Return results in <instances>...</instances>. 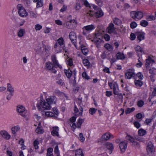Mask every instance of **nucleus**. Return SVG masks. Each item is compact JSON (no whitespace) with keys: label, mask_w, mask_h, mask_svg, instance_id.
<instances>
[{"label":"nucleus","mask_w":156,"mask_h":156,"mask_svg":"<svg viewBox=\"0 0 156 156\" xmlns=\"http://www.w3.org/2000/svg\"><path fill=\"white\" fill-rule=\"evenodd\" d=\"M70 23L73 26H75L77 25V23L76 21L75 20H72L69 21Z\"/></svg>","instance_id":"774afa93"},{"label":"nucleus","mask_w":156,"mask_h":156,"mask_svg":"<svg viewBox=\"0 0 156 156\" xmlns=\"http://www.w3.org/2000/svg\"><path fill=\"white\" fill-rule=\"evenodd\" d=\"M65 73L68 78H69L71 76L72 72L71 70L69 69L66 70L65 71Z\"/></svg>","instance_id":"a19ab883"},{"label":"nucleus","mask_w":156,"mask_h":156,"mask_svg":"<svg viewBox=\"0 0 156 156\" xmlns=\"http://www.w3.org/2000/svg\"><path fill=\"white\" fill-rule=\"evenodd\" d=\"M53 111L54 112L53 113L55 114V117L56 115H58L59 114V111L58 109L55 108H53Z\"/></svg>","instance_id":"13d9d810"},{"label":"nucleus","mask_w":156,"mask_h":156,"mask_svg":"<svg viewBox=\"0 0 156 156\" xmlns=\"http://www.w3.org/2000/svg\"><path fill=\"white\" fill-rule=\"evenodd\" d=\"M17 111L23 116H25L26 113L24 107L22 105H19L17 108Z\"/></svg>","instance_id":"9b49d317"},{"label":"nucleus","mask_w":156,"mask_h":156,"mask_svg":"<svg viewBox=\"0 0 156 156\" xmlns=\"http://www.w3.org/2000/svg\"><path fill=\"white\" fill-rule=\"evenodd\" d=\"M138 78L140 80H142L144 78V76L140 72H139L137 74H135V76L134 79H136Z\"/></svg>","instance_id":"473e14b6"},{"label":"nucleus","mask_w":156,"mask_h":156,"mask_svg":"<svg viewBox=\"0 0 156 156\" xmlns=\"http://www.w3.org/2000/svg\"><path fill=\"white\" fill-rule=\"evenodd\" d=\"M84 121V119L80 118L78 119L76 124L75 123H70V126L74 129H75L76 128H80L81 125Z\"/></svg>","instance_id":"423d86ee"},{"label":"nucleus","mask_w":156,"mask_h":156,"mask_svg":"<svg viewBox=\"0 0 156 156\" xmlns=\"http://www.w3.org/2000/svg\"><path fill=\"white\" fill-rule=\"evenodd\" d=\"M155 62L154 60L151 59V58H149L146 59L145 65L147 69L149 68L150 65L151 64H153Z\"/></svg>","instance_id":"aec40b11"},{"label":"nucleus","mask_w":156,"mask_h":156,"mask_svg":"<svg viewBox=\"0 0 156 156\" xmlns=\"http://www.w3.org/2000/svg\"><path fill=\"white\" fill-rule=\"evenodd\" d=\"M19 144L21 145V148L23 149H26V147L24 145V141L23 139H22L19 140Z\"/></svg>","instance_id":"49530a36"},{"label":"nucleus","mask_w":156,"mask_h":156,"mask_svg":"<svg viewBox=\"0 0 156 156\" xmlns=\"http://www.w3.org/2000/svg\"><path fill=\"white\" fill-rule=\"evenodd\" d=\"M42 26L39 24H37L35 25L34 28L36 31L40 30L42 28Z\"/></svg>","instance_id":"3c124183"},{"label":"nucleus","mask_w":156,"mask_h":156,"mask_svg":"<svg viewBox=\"0 0 156 156\" xmlns=\"http://www.w3.org/2000/svg\"><path fill=\"white\" fill-rule=\"evenodd\" d=\"M96 3L99 6H101L103 5V2L101 0H94Z\"/></svg>","instance_id":"69168bd1"},{"label":"nucleus","mask_w":156,"mask_h":156,"mask_svg":"<svg viewBox=\"0 0 156 156\" xmlns=\"http://www.w3.org/2000/svg\"><path fill=\"white\" fill-rule=\"evenodd\" d=\"M125 78L128 79H130L132 78L134 79L135 76V73L134 72V70L133 69H129L125 73Z\"/></svg>","instance_id":"6e6552de"},{"label":"nucleus","mask_w":156,"mask_h":156,"mask_svg":"<svg viewBox=\"0 0 156 156\" xmlns=\"http://www.w3.org/2000/svg\"><path fill=\"white\" fill-rule=\"evenodd\" d=\"M116 58L119 59L123 60L125 58V56L124 54L121 52H118L116 55Z\"/></svg>","instance_id":"c756f323"},{"label":"nucleus","mask_w":156,"mask_h":156,"mask_svg":"<svg viewBox=\"0 0 156 156\" xmlns=\"http://www.w3.org/2000/svg\"><path fill=\"white\" fill-rule=\"evenodd\" d=\"M0 133L2 136L6 140H8L11 138V136L6 131H2L0 132Z\"/></svg>","instance_id":"dca6fc26"},{"label":"nucleus","mask_w":156,"mask_h":156,"mask_svg":"<svg viewBox=\"0 0 156 156\" xmlns=\"http://www.w3.org/2000/svg\"><path fill=\"white\" fill-rule=\"evenodd\" d=\"M126 138L132 143L134 142V138L129 135H127L126 137Z\"/></svg>","instance_id":"a18cd8bd"},{"label":"nucleus","mask_w":156,"mask_h":156,"mask_svg":"<svg viewBox=\"0 0 156 156\" xmlns=\"http://www.w3.org/2000/svg\"><path fill=\"white\" fill-rule=\"evenodd\" d=\"M113 22L115 24L118 25H119L121 24V21L117 18H115L113 20Z\"/></svg>","instance_id":"58836bf2"},{"label":"nucleus","mask_w":156,"mask_h":156,"mask_svg":"<svg viewBox=\"0 0 156 156\" xmlns=\"http://www.w3.org/2000/svg\"><path fill=\"white\" fill-rule=\"evenodd\" d=\"M135 109L134 107H133L131 108H127L126 110L125 113L126 114H129L131 112H133Z\"/></svg>","instance_id":"c03bdc74"},{"label":"nucleus","mask_w":156,"mask_h":156,"mask_svg":"<svg viewBox=\"0 0 156 156\" xmlns=\"http://www.w3.org/2000/svg\"><path fill=\"white\" fill-rule=\"evenodd\" d=\"M53 130L51 132L52 135L54 136H59L58 128L57 126H55L53 127Z\"/></svg>","instance_id":"4be33fe9"},{"label":"nucleus","mask_w":156,"mask_h":156,"mask_svg":"<svg viewBox=\"0 0 156 156\" xmlns=\"http://www.w3.org/2000/svg\"><path fill=\"white\" fill-rule=\"evenodd\" d=\"M146 19L148 21H150L155 20V18L154 16L150 15L147 16Z\"/></svg>","instance_id":"de8ad7c7"},{"label":"nucleus","mask_w":156,"mask_h":156,"mask_svg":"<svg viewBox=\"0 0 156 156\" xmlns=\"http://www.w3.org/2000/svg\"><path fill=\"white\" fill-rule=\"evenodd\" d=\"M54 48L57 53H59L61 52L62 49H64V47L59 45L57 43H55Z\"/></svg>","instance_id":"a211bd4d"},{"label":"nucleus","mask_w":156,"mask_h":156,"mask_svg":"<svg viewBox=\"0 0 156 156\" xmlns=\"http://www.w3.org/2000/svg\"><path fill=\"white\" fill-rule=\"evenodd\" d=\"M137 39L140 41L144 39L145 33L142 31L137 32L136 33Z\"/></svg>","instance_id":"2eb2a0df"},{"label":"nucleus","mask_w":156,"mask_h":156,"mask_svg":"<svg viewBox=\"0 0 156 156\" xmlns=\"http://www.w3.org/2000/svg\"><path fill=\"white\" fill-rule=\"evenodd\" d=\"M7 90L10 93V95L13 96L14 92V90L13 88L10 83H7Z\"/></svg>","instance_id":"5701e85b"},{"label":"nucleus","mask_w":156,"mask_h":156,"mask_svg":"<svg viewBox=\"0 0 156 156\" xmlns=\"http://www.w3.org/2000/svg\"><path fill=\"white\" fill-rule=\"evenodd\" d=\"M79 138L80 140L83 142L85 140V138L83 137V134L82 133H80L79 134Z\"/></svg>","instance_id":"4d7b16f0"},{"label":"nucleus","mask_w":156,"mask_h":156,"mask_svg":"<svg viewBox=\"0 0 156 156\" xmlns=\"http://www.w3.org/2000/svg\"><path fill=\"white\" fill-rule=\"evenodd\" d=\"M147 133L146 131L143 129H140L138 131V134L140 136H143Z\"/></svg>","instance_id":"7c9ffc66"},{"label":"nucleus","mask_w":156,"mask_h":156,"mask_svg":"<svg viewBox=\"0 0 156 156\" xmlns=\"http://www.w3.org/2000/svg\"><path fill=\"white\" fill-rule=\"evenodd\" d=\"M69 37L72 42L74 43L76 41V36L75 33L71 32L69 34Z\"/></svg>","instance_id":"6ab92c4d"},{"label":"nucleus","mask_w":156,"mask_h":156,"mask_svg":"<svg viewBox=\"0 0 156 156\" xmlns=\"http://www.w3.org/2000/svg\"><path fill=\"white\" fill-rule=\"evenodd\" d=\"M96 16L97 17L99 18L102 16L103 15V13L102 11L100 9L96 12Z\"/></svg>","instance_id":"4c0bfd02"},{"label":"nucleus","mask_w":156,"mask_h":156,"mask_svg":"<svg viewBox=\"0 0 156 156\" xmlns=\"http://www.w3.org/2000/svg\"><path fill=\"white\" fill-rule=\"evenodd\" d=\"M147 154L149 156H153L155 152V147L150 141L148 142L147 146Z\"/></svg>","instance_id":"20e7f679"},{"label":"nucleus","mask_w":156,"mask_h":156,"mask_svg":"<svg viewBox=\"0 0 156 156\" xmlns=\"http://www.w3.org/2000/svg\"><path fill=\"white\" fill-rule=\"evenodd\" d=\"M95 28V26L92 24L84 26L82 28L83 30V34L86 35L94 29Z\"/></svg>","instance_id":"0eeeda50"},{"label":"nucleus","mask_w":156,"mask_h":156,"mask_svg":"<svg viewBox=\"0 0 156 156\" xmlns=\"http://www.w3.org/2000/svg\"><path fill=\"white\" fill-rule=\"evenodd\" d=\"M137 26V24L135 22L133 21L131 22L130 24V26L131 28L134 29Z\"/></svg>","instance_id":"bf43d9fd"},{"label":"nucleus","mask_w":156,"mask_h":156,"mask_svg":"<svg viewBox=\"0 0 156 156\" xmlns=\"http://www.w3.org/2000/svg\"><path fill=\"white\" fill-rule=\"evenodd\" d=\"M66 25L67 26V27L68 28H70L71 27H73V26L72 24L70 23L69 21H67L66 22Z\"/></svg>","instance_id":"0e129e2a"},{"label":"nucleus","mask_w":156,"mask_h":156,"mask_svg":"<svg viewBox=\"0 0 156 156\" xmlns=\"http://www.w3.org/2000/svg\"><path fill=\"white\" fill-rule=\"evenodd\" d=\"M51 61L55 68L59 67L60 69L62 68V66L59 64L58 61L56 60V57L55 55L51 56Z\"/></svg>","instance_id":"f8f14e48"},{"label":"nucleus","mask_w":156,"mask_h":156,"mask_svg":"<svg viewBox=\"0 0 156 156\" xmlns=\"http://www.w3.org/2000/svg\"><path fill=\"white\" fill-rule=\"evenodd\" d=\"M55 43H57L58 44L62 45L65 47V43L63 38L62 37H60L59 38L57 41Z\"/></svg>","instance_id":"c85d7f7f"},{"label":"nucleus","mask_w":156,"mask_h":156,"mask_svg":"<svg viewBox=\"0 0 156 156\" xmlns=\"http://www.w3.org/2000/svg\"><path fill=\"white\" fill-rule=\"evenodd\" d=\"M97 109L93 108H90L89 110L90 113L92 115H94Z\"/></svg>","instance_id":"5fc2aeb1"},{"label":"nucleus","mask_w":156,"mask_h":156,"mask_svg":"<svg viewBox=\"0 0 156 156\" xmlns=\"http://www.w3.org/2000/svg\"><path fill=\"white\" fill-rule=\"evenodd\" d=\"M39 143L38 139H36L34 140L33 142L34 146L35 149L37 150L39 148L38 145Z\"/></svg>","instance_id":"ea45409f"},{"label":"nucleus","mask_w":156,"mask_h":156,"mask_svg":"<svg viewBox=\"0 0 156 156\" xmlns=\"http://www.w3.org/2000/svg\"><path fill=\"white\" fill-rule=\"evenodd\" d=\"M36 132L38 134H41L44 132V130L41 127L38 126L36 129Z\"/></svg>","instance_id":"f704fd0d"},{"label":"nucleus","mask_w":156,"mask_h":156,"mask_svg":"<svg viewBox=\"0 0 156 156\" xmlns=\"http://www.w3.org/2000/svg\"><path fill=\"white\" fill-rule=\"evenodd\" d=\"M105 145L106 147L109 151L110 154H111L114 148L113 144L109 142H107Z\"/></svg>","instance_id":"412c9836"},{"label":"nucleus","mask_w":156,"mask_h":156,"mask_svg":"<svg viewBox=\"0 0 156 156\" xmlns=\"http://www.w3.org/2000/svg\"><path fill=\"white\" fill-rule=\"evenodd\" d=\"M75 156H84L82 149H79L75 151Z\"/></svg>","instance_id":"2f4dec72"},{"label":"nucleus","mask_w":156,"mask_h":156,"mask_svg":"<svg viewBox=\"0 0 156 156\" xmlns=\"http://www.w3.org/2000/svg\"><path fill=\"white\" fill-rule=\"evenodd\" d=\"M147 69L148 70L149 73L151 74V75L150 76V78L152 79L154 76L156 74V69L154 68H149Z\"/></svg>","instance_id":"393cba45"},{"label":"nucleus","mask_w":156,"mask_h":156,"mask_svg":"<svg viewBox=\"0 0 156 156\" xmlns=\"http://www.w3.org/2000/svg\"><path fill=\"white\" fill-rule=\"evenodd\" d=\"M134 126L137 129L139 128L141 126L140 124V123L137 121L133 123Z\"/></svg>","instance_id":"680f3d73"},{"label":"nucleus","mask_w":156,"mask_h":156,"mask_svg":"<svg viewBox=\"0 0 156 156\" xmlns=\"http://www.w3.org/2000/svg\"><path fill=\"white\" fill-rule=\"evenodd\" d=\"M83 62L84 65L85 66H88L90 64L89 61L87 59H83Z\"/></svg>","instance_id":"603ef678"},{"label":"nucleus","mask_w":156,"mask_h":156,"mask_svg":"<svg viewBox=\"0 0 156 156\" xmlns=\"http://www.w3.org/2000/svg\"><path fill=\"white\" fill-rule=\"evenodd\" d=\"M45 100L41 98L38 101L36 106L38 110H49L51 108L52 104H56L57 99L54 96H45Z\"/></svg>","instance_id":"f257e3e1"},{"label":"nucleus","mask_w":156,"mask_h":156,"mask_svg":"<svg viewBox=\"0 0 156 156\" xmlns=\"http://www.w3.org/2000/svg\"><path fill=\"white\" fill-rule=\"evenodd\" d=\"M144 102L142 100L139 101L137 103V105L139 107H142L144 105Z\"/></svg>","instance_id":"e2e57ef3"},{"label":"nucleus","mask_w":156,"mask_h":156,"mask_svg":"<svg viewBox=\"0 0 156 156\" xmlns=\"http://www.w3.org/2000/svg\"><path fill=\"white\" fill-rule=\"evenodd\" d=\"M134 49L138 56L139 55H141L144 53V52L142 48L139 45H137L135 46Z\"/></svg>","instance_id":"4468645a"},{"label":"nucleus","mask_w":156,"mask_h":156,"mask_svg":"<svg viewBox=\"0 0 156 156\" xmlns=\"http://www.w3.org/2000/svg\"><path fill=\"white\" fill-rule=\"evenodd\" d=\"M105 48L109 51H112L113 49V47L112 44H106L104 45Z\"/></svg>","instance_id":"72a5a7b5"},{"label":"nucleus","mask_w":156,"mask_h":156,"mask_svg":"<svg viewBox=\"0 0 156 156\" xmlns=\"http://www.w3.org/2000/svg\"><path fill=\"white\" fill-rule=\"evenodd\" d=\"M20 130V127L19 126L17 125L13 126L11 129L12 133L13 134H16Z\"/></svg>","instance_id":"b1692460"},{"label":"nucleus","mask_w":156,"mask_h":156,"mask_svg":"<svg viewBox=\"0 0 156 156\" xmlns=\"http://www.w3.org/2000/svg\"><path fill=\"white\" fill-rule=\"evenodd\" d=\"M34 2H37L36 8H39L43 5V0H33Z\"/></svg>","instance_id":"bb28decb"},{"label":"nucleus","mask_w":156,"mask_h":156,"mask_svg":"<svg viewBox=\"0 0 156 156\" xmlns=\"http://www.w3.org/2000/svg\"><path fill=\"white\" fill-rule=\"evenodd\" d=\"M17 8L18 10V14L20 16L22 17H26L27 16V12L21 4H18L17 6Z\"/></svg>","instance_id":"39448f33"},{"label":"nucleus","mask_w":156,"mask_h":156,"mask_svg":"<svg viewBox=\"0 0 156 156\" xmlns=\"http://www.w3.org/2000/svg\"><path fill=\"white\" fill-rule=\"evenodd\" d=\"M112 135L109 133H106L103 135L101 137V139L102 140H108L111 138H113Z\"/></svg>","instance_id":"ddd939ff"},{"label":"nucleus","mask_w":156,"mask_h":156,"mask_svg":"<svg viewBox=\"0 0 156 156\" xmlns=\"http://www.w3.org/2000/svg\"><path fill=\"white\" fill-rule=\"evenodd\" d=\"M45 115L48 117H55V114L51 112H45Z\"/></svg>","instance_id":"c9c22d12"},{"label":"nucleus","mask_w":156,"mask_h":156,"mask_svg":"<svg viewBox=\"0 0 156 156\" xmlns=\"http://www.w3.org/2000/svg\"><path fill=\"white\" fill-rule=\"evenodd\" d=\"M94 40L96 44H101L102 42V39H101L100 38H99L97 39H95Z\"/></svg>","instance_id":"338daca9"},{"label":"nucleus","mask_w":156,"mask_h":156,"mask_svg":"<svg viewBox=\"0 0 156 156\" xmlns=\"http://www.w3.org/2000/svg\"><path fill=\"white\" fill-rule=\"evenodd\" d=\"M134 84L137 87H141L143 84V82L141 80L134 79Z\"/></svg>","instance_id":"a878e982"},{"label":"nucleus","mask_w":156,"mask_h":156,"mask_svg":"<svg viewBox=\"0 0 156 156\" xmlns=\"http://www.w3.org/2000/svg\"><path fill=\"white\" fill-rule=\"evenodd\" d=\"M130 16L135 20H141L143 17V13L141 11H132L130 12Z\"/></svg>","instance_id":"f03ea898"},{"label":"nucleus","mask_w":156,"mask_h":156,"mask_svg":"<svg viewBox=\"0 0 156 156\" xmlns=\"http://www.w3.org/2000/svg\"><path fill=\"white\" fill-rule=\"evenodd\" d=\"M82 76L83 78L85 79L86 80H89L90 78L89 76L85 72H84L82 74Z\"/></svg>","instance_id":"09e8293b"},{"label":"nucleus","mask_w":156,"mask_h":156,"mask_svg":"<svg viewBox=\"0 0 156 156\" xmlns=\"http://www.w3.org/2000/svg\"><path fill=\"white\" fill-rule=\"evenodd\" d=\"M66 62L67 64L69 66H72L73 65V60L72 58H67L66 60Z\"/></svg>","instance_id":"e433bc0d"},{"label":"nucleus","mask_w":156,"mask_h":156,"mask_svg":"<svg viewBox=\"0 0 156 156\" xmlns=\"http://www.w3.org/2000/svg\"><path fill=\"white\" fill-rule=\"evenodd\" d=\"M116 28L114 27L113 24L111 23L108 25V27L107 28V31L109 34H111L113 33L114 34H116L115 31Z\"/></svg>","instance_id":"9d476101"},{"label":"nucleus","mask_w":156,"mask_h":156,"mask_svg":"<svg viewBox=\"0 0 156 156\" xmlns=\"http://www.w3.org/2000/svg\"><path fill=\"white\" fill-rule=\"evenodd\" d=\"M93 12L91 11H90L87 12L86 16L89 19L90 17L93 16Z\"/></svg>","instance_id":"6e6d98bb"},{"label":"nucleus","mask_w":156,"mask_h":156,"mask_svg":"<svg viewBox=\"0 0 156 156\" xmlns=\"http://www.w3.org/2000/svg\"><path fill=\"white\" fill-rule=\"evenodd\" d=\"M46 68L51 70L52 73L56 74L57 71L55 69V68L52 63L50 62H47L45 63Z\"/></svg>","instance_id":"1a4fd4ad"},{"label":"nucleus","mask_w":156,"mask_h":156,"mask_svg":"<svg viewBox=\"0 0 156 156\" xmlns=\"http://www.w3.org/2000/svg\"><path fill=\"white\" fill-rule=\"evenodd\" d=\"M56 83L61 86H63L65 84L64 80L61 79H58L56 81Z\"/></svg>","instance_id":"864d4df0"},{"label":"nucleus","mask_w":156,"mask_h":156,"mask_svg":"<svg viewBox=\"0 0 156 156\" xmlns=\"http://www.w3.org/2000/svg\"><path fill=\"white\" fill-rule=\"evenodd\" d=\"M108 85L111 89H113V93L115 95H119L122 98L123 96L122 94H119V87L117 84L115 82L108 83Z\"/></svg>","instance_id":"7ed1b4c3"},{"label":"nucleus","mask_w":156,"mask_h":156,"mask_svg":"<svg viewBox=\"0 0 156 156\" xmlns=\"http://www.w3.org/2000/svg\"><path fill=\"white\" fill-rule=\"evenodd\" d=\"M51 30V29L48 27H46L45 29L44 30V32L45 34H48L50 33Z\"/></svg>","instance_id":"052dcab7"},{"label":"nucleus","mask_w":156,"mask_h":156,"mask_svg":"<svg viewBox=\"0 0 156 156\" xmlns=\"http://www.w3.org/2000/svg\"><path fill=\"white\" fill-rule=\"evenodd\" d=\"M119 145L121 151L124 152L127 147V142L126 141H122L119 144Z\"/></svg>","instance_id":"f3484780"},{"label":"nucleus","mask_w":156,"mask_h":156,"mask_svg":"<svg viewBox=\"0 0 156 156\" xmlns=\"http://www.w3.org/2000/svg\"><path fill=\"white\" fill-rule=\"evenodd\" d=\"M25 33V30L24 29H20L17 32L18 36L21 38L23 37Z\"/></svg>","instance_id":"cd10ccee"},{"label":"nucleus","mask_w":156,"mask_h":156,"mask_svg":"<svg viewBox=\"0 0 156 156\" xmlns=\"http://www.w3.org/2000/svg\"><path fill=\"white\" fill-rule=\"evenodd\" d=\"M29 12L31 17L34 18H36L37 17V14L36 13L34 12L33 11H30Z\"/></svg>","instance_id":"8fccbe9b"},{"label":"nucleus","mask_w":156,"mask_h":156,"mask_svg":"<svg viewBox=\"0 0 156 156\" xmlns=\"http://www.w3.org/2000/svg\"><path fill=\"white\" fill-rule=\"evenodd\" d=\"M140 25L143 27H146L148 25V23L145 20H142L140 21Z\"/></svg>","instance_id":"79ce46f5"},{"label":"nucleus","mask_w":156,"mask_h":156,"mask_svg":"<svg viewBox=\"0 0 156 156\" xmlns=\"http://www.w3.org/2000/svg\"><path fill=\"white\" fill-rule=\"evenodd\" d=\"M53 149L51 148H49L47 150V156H53L52 155Z\"/></svg>","instance_id":"37998d69"}]
</instances>
